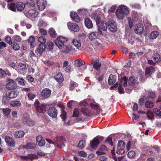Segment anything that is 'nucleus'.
I'll return each mask as SVG.
<instances>
[{
  "instance_id": "c9c22d12",
  "label": "nucleus",
  "mask_w": 161,
  "mask_h": 161,
  "mask_svg": "<svg viewBox=\"0 0 161 161\" xmlns=\"http://www.w3.org/2000/svg\"><path fill=\"white\" fill-rule=\"evenodd\" d=\"M127 79L125 76H124L120 80L119 83V86L123 85L124 86L127 85Z\"/></svg>"
},
{
  "instance_id": "39448f33",
  "label": "nucleus",
  "mask_w": 161,
  "mask_h": 161,
  "mask_svg": "<svg viewBox=\"0 0 161 161\" xmlns=\"http://www.w3.org/2000/svg\"><path fill=\"white\" fill-rule=\"evenodd\" d=\"M38 15V12L34 9H30L25 14V16L32 20H35Z\"/></svg>"
},
{
  "instance_id": "6e6552de",
  "label": "nucleus",
  "mask_w": 161,
  "mask_h": 161,
  "mask_svg": "<svg viewBox=\"0 0 161 161\" xmlns=\"http://www.w3.org/2000/svg\"><path fill=\"white\" fill-rule=\"evenodd\" d=\"M125 145V142L123 141L120 140L118 142L116 151L117 154H123L124 153Z\"/></svg>"
},
{
  "instance_id": "37998d69",
  "label": "nucleus",
  "mask_w": 161,
  "mask_h": 161,
  "mask_svg": "<svg viewBox=\"0 0 161 161\" xmlns=\"http://www.w3.org/2000/svg\"><path fill=\"white\" fill-rule=\"evenodd\" d=\"M85 62L80 60L77 59L75 61L74 64L76 67H80L84 65Z\"/></svg>"
},
{
  "instance_id": "1a4fd4ad",
  "label": "nucleus",
  "mask_w": 161,
  "mask_h": 161,
  "mask_svg": "<svg viewBox=\"0 0 161 161\" xmlns=\"http://www.w3.org/2000/svg\"><path fill=\"white\" fill-rule=\"evenodd\" d=\"M55 146L61 148L64 146L63 139L61 137H56L54 139Z\"/></svg>"
},
{
  "instance_id": "ddd939ff",
  "label": "nucleus",
  "mask_w": 161,
  "mask_h": 161,
  "mask_svg": "<svg viewBox=\"0 0 161 161\" xmlns=\"http://www.w3.org/2000/svg\"><path fill=\"white\" fill-rule=\"evenodd\" d=\"M135 32L138 34H140L143 32L144 30L143 25L140 23L135 25L134 27Z\"/></svg>"
},
{
  "instance_id": "3c124183",
  "label": "nucleus",
  "mask_w": 161,
  "mask_h": 161,
  "mask_svg": "<svg viewBox=\"0 0 161 161\" xmlns=\"http://www.w3.org/2000/svg\"><path fill=\"white\" fill-rule=\"evenodd\" d=\"M12 48L15 51H17L19 49V45L15 42H13L11 44Z\"/></svg>"
},
{
  "instance_id": "f03ea898",
  "label": "nucleus",
  "mask_w": 161,
  "mask_h": 161,
  "mask_svg": "<svg viewBox=\"0 0 161 161\" xmlns=\"http://www.w3.org/2000/svg\"><path fill=\"white\" fill-rule=\"evenodd\" d=\"M17 95V93L16 91H11L7 92L3 98L2 101L4 103H8L10 99L16 97Z\"/></svg>"
},
{
  "instance_id": "680f3d73",
  "label": "nucleus",
  "mask_w": 161,
  "mask_h": 161,
  "mask_svg": "<svg viewBox=\"0 0 161 161\" xmlns=\"http://www.w3.org/2000/svg\"><path fill=\"white\" fill-rule=\"evenodd\" d=\"M112 135H110L106 139V142H108L109 144L111 145H113V143L112 141Z\"/></svg>"
},
{
  "instance_id": "8fccbe9b",
  "label": "nucleus",
  "mask_w": 161,
  "mask_h": 161,
  "mask_svg": "<svg viewBox=\"0 0 161 161\" xmlns=\"http://www.w3.org/2000/svg\"><path fill=\"white\" fill-rule=\"evenodd\" d=\"M100 27L103 31H105L106 30L108 27V25H107L105 21H102L101 22Z\"/></svg>"
},
{
  "instance_id": "72a5a7b5",
  "label": "nucleus",
  "mask_w": 161,
  "mask_h": 161,
  "mask_svg": "<svg viewBox=\"0 0 161 161\" xmlns=\"http://www.w3.org/2000/svg\"><path fill=\"white\" fill-rule=\"evenodd\" d=\"M55 79L58 82L61 83L64 80L62 74L61 73H58L55 77Z\"/></svg>"
},
{
  "instance_id": "7c9ffc66",
  "label": "nucleus",
  "mask_w": 161,
  "mask_h": 161,
  "mask_svg": "<svg viewBox=\"0 0 161 161\" xmlns=\"http://www.w3.org/2000/svg\"><path fill=\"white\" fill-rule=\"evenodd\" d=\"M81 111L82 113L85 116H88L90 114V111L86 107H82L81 109Z\"/></svg>"
},
{
  "instance_id": "a18cd8bd",
  "label": "nucleus",
  "mask_w": 161,
  "mask_h": 161,
  "mask_svg": "<svg viewBox=\"0 0 161 161\" xmlns=\"http://www.w3.org/2000/svg\"><path fill=\"white\" fill-rule=\"evenodd\" d=\"M49 33L51 36L53 38L57 36V33L55 30L53 28H51L49 29Z\"/></svg>"
},
{
  "instance_id": "dca6fc26",
  "label": "nucleus",
  "mask_w": 161,
  "mask_h": 161,
  "mask_svg": "<svg viewBox=\"0 0 161 161\" xmlns=\"http://www.w3.org/2000/svg\"><path fill=\"white\" fill-rule=\"evenodd\" d=\"M108 149L105 145H102L100 146L99 150L96 151V153L99 155L104 154Z\"/></svg>"
},
{
  "instance_id": "f3484780",
  "label": "nucleus",
  "mask_w": 161,
  "mask_h": 161,
  "mask_svg": "<svg viewBox=\"0 0 161 161\" xmlns=\"http://www.w3.org/2000/svg\"><path fill=\"white\" fill-rule=\"evenodd\" d=\"M51 92V91L49 89L47 88H45L41 92L42 96L44 98H47L50 96Z\"/></svg>"
},
{
  "instance_id": "4468645a",
  "label": "nucleus",
  "mask_w": 161,
  "mask_h": 161,
  "mask_svg": "<svg viewBox=\"0 0 161 161\" xmlns=\"http://www.w3.org/2000/svg\"><path fill=\"white\" fill-rule=\"evenodd\" d=\"M48 115L53 118H55L57 117L58 114L57 110L54 108H50L47 110Z\"/></svg>"
},
{
  "instance_id": "774afa93",
  "label": "nucleus",
  "mask_w": 161,
  "mask_h": 161,
  "mask_svg": "<svg viewBox=\"0 0 161 161\" xmlns=\"http://www.w3.org/2000/svg\"><path fill=\"white\" fill-rule=\"evenodd\" d=\"M101 66V64L99 62H96L93 64V68L96 70H98Z\"/></svg>"
},
{
  "instance_id": "cd10ccee",
  "label": "nucleus",
  "mask_w": 161,
  "mask_h": 161,
  "mask_svg": "<svg viewBox=\"0 0 161 161\" xmlns=\"http://www.w3.org/2000/svg\"><path fill=\"white\" fill-rule=\"evenodd\" d=\"M154 71V69L153 67L150 66L147 68L146 69L145 75L148 76L151 75Z\"/></svg>"
},
{
  "instance_id": "a19ab883",
  "label": "nucleus",
  "mask_w": 161,
  "mask_h": 161,
  "mask_svg": "<svg viewBox=\"0 0 161 161\" xmlns=\"http://www.w3.org/2000/svg\"><path fill=\"white\" fill-rule=\"evenodd\" d=\"M21 158L24 160H27L29 159H30L31 160H32L36 158V156L34 155L31 154L29 155L28 156H21Z\"/></svg>"
},
{
  "instance_id": "4be33fe9",
  "label": "nucleus",
  "mask_w": 161,
  "mask_h": 161,
  "mask_svg": "<svg viewBox=\"0 0 161 161\" xmlns=\"http://www.w3.org/2000/svg\"><path fill=\"white\" fill-rule=\"evenodd\" d=\"M99 144V139L98 138H95L92 140V141L91 143V147L92 148H95L98 147Z\"/></svg>"
},
{
  "instance_id": "de8ad7c7",
  "label": "nucleus",
  "mask_w": 161,
  "mask_h": 161,
  "mask_svg": "<svg viewBox=\"0 0 161 161\" xmlns=\"http://www.w3.org/2000/svg\"><path fill=\"white\" fill-rule=\"evenodd\" d=\"M26 5L31 7H33L35 6V3L33 0H26L25 2Z\"/></svg>"
},
{
  "instance_id": "7ed1b4c3",
  "label": "nucleus",
  "mask_w": 161,
  "mask_h": 161,
  "mask_svg": "<svg viewBox=\"0 0 161 161\" xmlns=\"http://www.w3.org/2000/svg\"><path fill=\"white\" fill-rule=\"evenodd\" d=\"M68 41V39L65 37L59 36L55 40L54 43L56 46L60 49L64 46V43H65Z\"/></svg>"
},
{
  "instance_id": "69168bd1",
  "label": "nucleus",
  "mask_w": 161,
  "mask_h": 161,
  "mask_svg": "<svg viewBox=\"0 0 161 161\" xmlns=\"http://www.w3.org/2000/svg\"><path fill=\"white\" fill-rule=\"evenodd\" d=\"M85 145V142L83 141H81L79 142L78 145V146L79 147L82 148L84 147Z\"/></svg>"
},
{
  "instance_id": "5fc2aeb1",
  "label": "nucleus",
  "mask_w": 161,
  "mask_h": 161,
  "mask_svg": "<svg viewBox=\"0 0 161 161\" xmlns=\"http://www.w3.org/2000/svg\"><path fill=\"white\" fill-rule=\"evenodd\" d=\"M3 112L4 115L5 116H8L10 113L11 110L9 108H3Z\"/></svg>"
},
{
  "instance_id": "e2e57ef3",
  "label": "nucleus",
  "mask_w": 161,
  "mask_h": 161,
  "mask_svg": "<svg viewBox=\"0 0 161 161\" xmlns=\"http://www.w3.org/2000/svg\"><path fill=\"white\" fill-rule=\"evenodd\" d=\"M79 110L77 108H76L74 109L73 112V116L78 117L79 115Z\"/></svg>"
},
{
  "instance_id": "4c0bfd02",
  "label": "nucleus",
  "mask_w": 161,
  "mask_h": 161,
  "mask_svg": "<svg viewBox=\"0 0 161 161\" xmlns=\"http://www.w3.org/2000/svg\"><path fill=\"white\" fill-rule=\"evenodd\" d=\"M11 106L13 107H20L21 105L20 102L19 101H12L10 103Z\"/></svg>"
},
{
  "instance_id": "6ab92c4d",
  "label": "nucleus",
  "mask_w": 161,
  "mask_h": 161,
  "mask_svg": "<svg viewBox=\"0 0 161 161\" xmlns=\"http://www.w3.org/2000/svg\"><path fill=\"white\" fill-rule=\"evenodd\" d=\"M71 47L69 45H64V46L62 47L60 49L63 53H69L71 50Z\"/></svg>"
},
{
  "instance_id": "0e129e2a",
  "label": "nucleus",
  "mask_w": 161,
  "mask_h": 161,
  "mask_svg": "<svg viewBox=\"0 0 161 161\" xmlns=\"http://www.w3.org/2000/svg\"><path fill=\"white\" fill-rule=\"evenodd\" d=\"M13 39L15 41L20 42H21V39L20 37L18 35H15L13 37Z\"/></svg>"
},
{
  "instance_id": "f8f14e48",
  "label": "nucleus",
  "mask_w": 161,
  "mask_h": 161,
  "mask_svg": "<svg viewBox=\"0 0 161 161\" xmlns=\"http://www.w3.org/2000/svg\"><path fill=\"white\" fill-rule=\"evenodd\" d=\"M67 26L69 29L72 31L76 32L79 30V26L75 23L69 22L67 23Z\"/></svg>"
},
{
  "instance_id": "b1692460",
  "label": "nucleus",
  "mask_w": 161,
  "mask_h": 161,
  "mask_svg": "<svg viewBox=\"0 0 161 161\" xmlns=\"http://www.w3.org/2000/svg\"><path fill=\"white\" fill-rule=\"evenodd\" d=\"M36 141L38 143V145L39 146L42 147L45 144V142L41 136H39L37 137Z\"/></svg>"
},
{
  "instance_id": "5701e85b",
  "label": "nucleus",
  "mask_w": 161,
  "mask_h": 161,
  "mask_svg": "<svg viewBox=\"0 0 161 161\" xmlns=\"http://www.w3.org/2000/svg\"><path fill=\"white\" fill-rule=\"evenodd\" d=\"M45 47L44 44H40L37 48L36 52L37 53H38L40 55H42L45 49Z\"/></svg>"
},
{
  "instance_id": "e433bc0d",
  "label": "nucleus",
  "mask_w": 161,
  "mask_h": 161,
  "mask_svg": "<svg viewBox=\"0 0 161 161\" xmlns=\"http://www.w3.org/2000/svg\"><path fill=\"white\" fill-rule=\"evenodd\" d=\"M25 134L24 132L23 131H19L15 132L14 136L15 137L17 138H20L23 136Z\"/></svg>"
},
{
  "instance_id": "f704fd0d",
  "label": "nucleus",
  "mask_w": 161,
  "mask_h": 161,
  "mask_svg": "<svg viewBox=\"0 0 161 161\" xmlns=\"http://www.w3.org/2000/svg\"><path fill=\"white\" fill-rule=\"evenodd\" d=\"M36 145L34 143L30 142L25 145L23 146V147L27 149H34L36 147Z\"/></svg>"
},
{
  "instance_id": "c756f323",
  "label": "nucleus",
  "mask_w": 161,
  "mask_h": 161,
  "mask_svg": "<svg viewBox=\"0 0 161 161\" xmlns=\"http://www.w3.org/2000/svg\"><path fill=\"white\" fill-rule=\"evenodd\" d=\"M128 83L130 86H133L137 84L138 82L136 80L134 77L131 76L129 78Z\"/></svg>"
},
{
  "instance_id": "2eb2a0df",
  "label": "nucleus",
  "mask_w": 161,
  "mask_h": 161,
  "mask_svg": "<svg viewBox=\"0 0 161 161\" xmlns=\"http://www.w3.org/2000/svg\"><path fill=\"white\" fill-rule=\"evenodd\" d=\"M5 141L7 145L8 146L14 147L15 146V141L11 137L9 136H7L5 137Z\"/></svg>"
},
{
  "instance_id": "c03bdc74",
  "label": "nucleus",
  "mask_w": 161,
  "mask_h": 161,
  "mask_svg": "<svg viewBox=\"0 0 161 161\" xmlns=\"http://www.w3.org/2000/svg\"><path fill=\"white\" fill-rule=\"evenodd\" d=\"M159 33L157 31H153L150 34V37L151 39H155L159 35Z\"/></svg>"
},
{
  "instance_id": "a878e982",
  "label": "nucleus",
  "mask_w": 161,
  "mask_h": 161,
  "mask_svg": "<svg viewBox=\"0 0 161 161\" xmlns=\"http://www.w3.org/2000/svg\"><path fill=\"white\" fill-rule=\"evenodd\" d=\"M85 24L86 26L88 29H91L93 27L92 21L89 18H86L85 19Z\"/></svg>"
},
{
  "instance_id": "58836bf2",
  "label": "nucleus",
  "mask_w": 161,
  "mask_h": 161,
  "mask_svg": "<svg viewBox=\"0 0 161 161\" xmlns=\"http://www.w3.org/2000/svg\"><path fill=\"white\" fill-rule=\"evenodd\" d=\"M8 8V9L13 11H16V4L14 3H8L7 5Z\"/></svg>"
},
{
  "instance_id": "13d9d810",
  "label": "nucleus",
  "mask_w": 161,
  "mask_h": 161,
  "mask_svg": "<svg viewBox=\"0 0 161 161\" xmlns=\"http://www.w3.org/2000/svg\"><path fill=\"white\" fill-rule=\"evenodd\" d=\"M16 80L18 81L19 85L22 86L25 85L24 80L22 78L18 77L16 79Z\"/></svg>"
},
{
  "instance_id": "423d86ee",
  "label": "nucleus",
  "mask_w": 161,
  "mask_h": 161,
  "mask_svg": "<svg viewBox=\"0 0 161 161\" xmlns=\"http://www.w3.org/2000/svg\"><path fill=\"white\" fill-rule=\"evenodd\" d=\"M7 83L6 84V86L8 90H12L16 89L17 85L15 81L13 79H8L7 80Z\"/></svg>"
},
{
  "instance_id": "4d7b16f0",
  "label": "nucleus",
  "mask_w": 161,
  "mask_h": 161,
  "mask_svg": "<svg viewBox=\"0 0 161 161\" xmlns=\"http://www.w3.org/2000/svg\"><path fill=\"white\" fill-rule=\"evenodd\" d=\"M147 117L149 119L152 120L154 119V116L153 113L150 111H148L147 113Z\"/></svg>"
},
{
  "instance_id": "473e14b6",
  "label": "nucleus",
  "mask_w": 161,
  "mask_h": 161,
  "mask_svg": "<svg viewBox=\"0 0 161 161\" xmlns=\"http://www.w3.org/2000/svg\"><path fill=\"white\" fill-rule=\"evenodd\" d=\"M72 43L78 49H79L81 46V44L80 41L75 39L73 40Z\"/></svg>"
},
{
  "instance_id": "c85d7f7f",
  "label": "nucleus",
  "mask_w": 161,
  "mask_h": 161,
  "mask_svg": "<svg viewBox=\"0 0 161 161\" xmlns=\"http://www.w3.org/2000/svg\"><path fill=\"white\" fill-rule=\"evenodd\" d=\"M155 93L152 91H149L144 96V98L149 99L155 98Z\"/></svg>"
},
{
  "instance_id": "0eeeda50",
  "label": "nucleus",
  "mask_w": 161,
  "mask_h": 161,
  "mask_svg": "<svg viewBox=\"0 0 161 161\" xmlns=\"http://www.w3.org/2000/svg\"><path fill=\"white\" fill-rule=\"evenodd\" d=\"M40 103L38 100H36L34 103V106L36 108L37 112L40 113H44L45 112L46 109L45 108V105L42 104L39 105Z\"/></svg>"
},
{
  "instance_id": "aec40b11",
  "label": "nucleus",
  "mask_w": 161,
  "mask_h": 161,
  "mask_svg": "<svg viewBox=\"0 0 161 161\" xmlns=\"http://www.w3.org/2000/svg\"><path fill=\"white\" fill-rule=\"evenodd\" d=\"M152 57L155 62L157 63L158 62L161 60L160 55L158 53L157 50L153 51Z\"/></svg>"
},
{
  "instance_id": "9b49d317",
  "label": "nucleus",
  "mask_w": 161,
  "mask_h": 161,
  "mask_svg": "<svg viewBox=\"0 0 161 161\" xmlns=\"http://www.w3.org/2000/svg\"><path fill=\"white\" fill-rule=\"evenodd\" d=\"M36 3L38 9L40 11L44 10L47 5L46 0H37Z\"/></svg>"
},
{
  "instance_id": "338daca9",
  "label": "nucleus",
  "mask_w": 161,
  "mask_h": 161,
  "mask_svg": "<svg viewBox=\"0 0 161 161\" xmlns=\"http://www.w3.org/2000/svg\"><path fill=\"white\" fill-rule=\"evenodd\" d=\"M90 105L92 108L94 109H97L99 107V105L95 103H91Z\"/></svg>"
},
{
  "instance_id": "6e6d98bb",
  "label": "nucleus",
  "mask_w": 161,
  "mask_h": 161,
  "mask_svg": "<svg viewBox=\"0 0 161 161\" xmlns=\"http://www.w3.org/2000/svg\"><path fill=\"white\" fill-rule=\"evenodd\" d=\"M38 41L40 42L41 44H43L45 43L46 39L44 36H40L38 39Z\"/></svg>"
},
{
  "instance_id": "09e8293b",
  "label": "nucleus",
  "mask_w": 161,
  "mask_h": 161,
  "mask_svg": "<svg viewBox=\"0 0 161 161\" xmlns=\"http://www.w3.org/2000/svg\"><path fill=\"white\" fill-rule=\"evenodd\" d=\"M154 104L152 102L150 101H147L145 104L146 107L147 108H151L154 106Z\"/></svg>"
},
{
  "instance_id": "412c9836",
  "label": "nucleus",
  "mask_w": 161,
  "mask_h": 161,
  "mask_svg": "<svg viewBox=\"0 0 161 161\" xmlns=\"http://www.w3.org/2000/svg\"><path fill=\"white\" fill-rule=\"evenodd\" d=\"M26 65L22 63H19L18 66L16 67V70L19 72H20L21 71H25L26 70Z\"/></svg>"
},
{
  "instance_id": "052dcab7",
  "label": "nucleus",
  "mask_w": 161,
  "mask_h": 161,
  "mask_svg": "<svg viewBox=\"0 0 161 161\" xmlns=\"http://www.w3.org/2000/svg\"><path fill=\"white\" fill-rule=\"evenodd\" d=\"M153 112L157 115L160 117L161 116V111L158 108H156L153 109Z\"/></svg>"
},
{
  "instance_id": "f257e3e1",
  "label": "nucleus",
  "mask_w": 161,
  "mask_h": 161,
  "mask_svg": "<svg viewBox=\"0 0 161 161\" xmlns=\"http://www.w3.org/2000/svg\"><path fill=\"white\" fill-rule=\"evenodd\" d=\"M130 12V9L126 6L124 5L119 6L117 9L115 14L118 18L122 19L127 15Z\"/></svg>"
},
{
  "instance_id": "a211bd4d",
  "label": "nucleus",
  "mask_w": 161,
  "mask_h": 161,
  "mask_svg": "<svg viewBox=\"0 0 161 161\" xmlns=\"http://www.w3.org/2000/svg\"><path fill=\"white\" fill-rule=\"evenodd\" d=\"M98 35L97 32L92 31L89 33L88 37L91 41H94L98 38Z\"/></svg>"
},
{
  "instance_id": "ea45409f",
  "label": "nucleus",
  "mask_w": 161,
  "mask_h": 161,
  "mask_svg": "<svg viewBox=\"0 0 161 161\" xmlns=\"http://www.w3.org/2000/svg\"><path fill=\"white\" fill-rule=\"evenodd\" d=\"M28 41L30 44L31 47H35V38L33 36H31L29 38Z\"/></svg>"
},
{
  "instance_id": "bb28decb",
  "label": "nucleus",
  "mask_w": 161,
  "mask_h": 161,
  "mask_svg": "<svg viewBox=\"0 0 161 161\" xmlns=\"http://www.w3.org/2000/svg\"><path fill=\"white\" fill-rule=\"evenodd\" d=\"M71 17L74 21L77 22H79L80 19L79 16L75 12H71L70 14Z\"/></svg>"
},
{
  "instance_id": "2f4dec72",
  "label": "nucleus",
  "mask_w": 161,
  "mask_h": 161,
  "mask_svg": "<svg viewBox=\"0 0 161 161\" xmlns=\"http://www.w3.org/2000/svg\"><path fill=\"white\" fill-rule=\"evenodd\" d=\"M116 81V76L113 75H110L108 80V83L109 85H111L114 83Z\"/></svg>"
},
{
  "instance_id": "393cba45",
  "label": "nucleus",
  "mask_w": 161,
  "mask_h": 161,
  "mask_svg": "<svg viewBox=\"0 0 161 161\" xmlns=\"http://www.w3.org/2000/svg\"><path fill=\"white\" fill-rule=\"evenodd\" d=\"M16 8L19 11H21L23 10L25 8V4L22 2H18L16 4Z\"/></svg>"
},
{
  "instance_id": "603ef678",
  "label": "nucleus",
  "mask_w": 161,
  "mask_h": 161,
  "mask_svg": "<svg viewBox=\"0 0 161 161\" xmlns=\"http://www.w3.org/2000/svg\"><path fill=\"white\" fill-rule=\"evenodd\" d=\"M95 40V41H94L93 43L94 45L96 46L101 47L102 46V44H101L102 42L101 40L98 38H97Z\"/></svg>"
},
{
  "instance_id": "49530a36",
  "label": "nucleus",
  "mask_w": 161,
  "mask_h": 161,
  "mask_svg": "<svg viewBox=\"0 0 161 161\" xmlns=\"http://www.w3.org/2000/svg\"><path fill=\"white\" fill-rule=\"evenodd\" d=\"M78 86V84L75 82L71 81L70 83L69 89L71 91H73L76 87H77Z\"/></svg>"
},
{
  "instance_id": "20e7f679",
  "label": "nucleus",
  "mask_w": 161,
  "mask_h": 161,
  "mask_svg": "<svg viewBox=\"0 0 161 161\" xmlns=\"http://www.w3.org/2000/svg\"><path fill=\"white\" fill-rule=\"evenodd\" d=\"M22 121L24 125H27L29 126H32L34 125V122L31 120L30 115L27 113L23 114Z\"/></svg>"
},
{
  "instance_id": "bf43d9fd",
  "label": "nucleus",
  "mask_w": 161,
  "mask_h": 161,
  "mask_svg": "<svg viewBox=\"0 0 161 161\" xmlns=\"http://www.w3.org/2000/svg\"><path fill=\"white\" fill-rule=\"evenodd\" d=\"M117 6L116 5H113L111 6L109 8L108 12L109 14H111L113 13L115 10Z\"/></svg>"
},
{
  "instance_id": "864d4df0",
  "label": "nucleus",
  "mask_w": 161,
  "mask_h": 161,
  "mask_svg": "<svg viewBox=\"0 0 161 161\" xmlns=\"http://www.w3.org/2000/svg\"><path fill=\"white\" fill-rule=\"evenodd\" d=\"M66 112L63 109H62L61 110V114L60 115V117L63 120L65 121L66 119Z\"/></svg>"
},
{
  "instance_id": "79ce46f5",
  "label": "nucleus",
  "mask_w": 161,
  "mask_h": 161,
  "mask_svg": "<svg viewBox=\"0 0 161 161\" xmlns=\"http://www.w3.org/2000/svg\"><path fill=\"white\" fill-rule=\"evenodd\" d=\"M91 18L95 20L97 24L99 23L100 18V16L98 15L95 14H92L91 15Z\"/></svg>"
},
{
  "instance_id": "9d476101",
  "label": "nucleus",
  "mask_w": 161,
  "mask_h": 161,
  "mask_svg": "<svg viewBox=\"0 0 161 161\" xmlns=\"http://www.w3.org/2000/svg\"><path fill=\"white\" fill-rule=\"evenodd\" d=\"M108 27L111 32H115L117 29L115 22L113 20H109L108 24Z\"/></svg>"
}]
</instances>
